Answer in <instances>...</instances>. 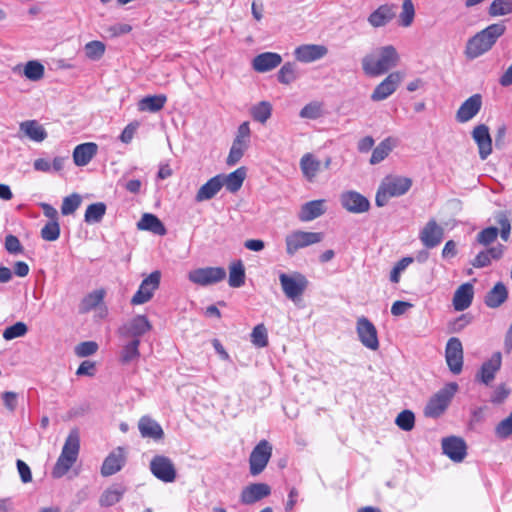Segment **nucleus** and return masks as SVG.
Here are the masks:
<instances>
[{"instance_id": "f257e3e1", "label": "nucleus", "mask_w": 512, "mask_h": 512, "mask_svg": "<svg viewBox=\"0 0 512 512\" xmlns=\"http://www.w3.org/2000/svg\"><path fill=\"white\" fill-rule=\"evenodd\" d=\"M506 25L503 22L493 23L477 32L467 40L464 54L467 59L474 60L489 52L497 40L504 35Z\"/></svg>"}, {"instance_id": "f03ea898", "label": "nucleus", "mask_w": 512, "mask_h": 512, "mask_svg": "<svg viewBox=\"0 0 512 512\" xmlns=\"http://www.w3.org/2000/svg\"><path fill=\"white\" fill-rule=\"evenodd\" d=\"M399 59L400 57L395 47L387 45L379 48L376 54L364 56L361 64L366 75L378 77L396 67L399 63Z\"/></svg>"}, {"instance_id": "7ed1b4c3", "label": "nucleus", "mask_w": 512, "mask_h": 512, "mask_svg": "<svg viewBox=\"0 0 512 512\" xmlns=\"http://www.w3.org/2000/svg\"><path fill=\"white\" fill-rule=\"evenodd\" d=\"M80 450V436L77 429L68 434L63 445L61 454L53 468L52 475L55 478L64 476L73 466L78 458Z\"/></svg>"}, {"instance_id": "20e7f679", "label": "nucleus", "mask_w": 512, "mask_h": 512, "mask_svg": "<svg viewBox=\"0 0 512 512\" xmlns=\"http://www.w3.org/2000/svg\"><path fill=\"white\" fill-rule=\"evenodd\" d=\"M412 180L403 176H387L380 184L375 202L378 207L385 206L392 197H399L409 191Z\"/></svg>"}, {"instance_id": "39448f33", "label": "nucleus", "mask_w": 512, "mask_h": 512, "mask_svg": "<svg viewBox=\"0 0 512 512\" xmlns=\"http://www.w3.org/2000/svg\"><path fill=\"white\" fill-rule=\"evenodd\" d=\"M495 220L497 224L500 226V229L490 226L484 228L477 234V242L483 246H488L493 243L498 234L500 233V237L503 241H508L511 232V222L509 219V213L506 211H499L495 214Z\"/></svg>"}, {"instance_id": "423d86ee", "label": "nucleus", "mask_w": 512, "mask_h": 512, "mask_svg": "<svg viewBox=\"0 0 512 512\" xmlns=\"http://www.w3.org/2000/svg\"><path fill=\"white\" fill-rule=\"evenodd\" d=\"M458 390V385L454 382L446 384L428 401L424 413L428 417H439L448 407L451 399Z\"/></svg>"}, {"instance_id": "0eeeda50", "label": "nucleus", "mask_w": 512, "mask_h": 512, "mask_svg": "<svg viewBox=\"0 0 512 512\" xmlns=\"http://www.w3.org/2000/svg\"><path fill=\"white\" fill-rule=\"evenodd\" d=\"M323 238L324 235L321 232L292 231L285 237L286 253L293 256L300 249L320 243Z\"/></svg>"}, {"instance_id": "6e6552de", "label": "nucleus", "mask_w": 512, "mask_h": 512, "mask_svg": "<svg viewBox=\"0 0 512 512\" xmlns=\"http://www.w3.org/2000/svg\"><path fill=\"white\" fill-rule=\"evenodd\" d=\"M279 281L285 296L292 301L301 297L308 285L307 278L298 272L292 275L281 273Z\"/></svg>"}, {"instance_id": "1a4fd4ad", "label": "nucleus", "mask_w": 512, "mask_h": 512, "mask_svg": "<svg viewBox=\"0 0 512 512\" xmlns=\"http://www.w3.org/2000/svg\"><path fill=\"white\" fill-rule=\"evenodd\" d=\"M272 445L267 440H261L252 450L249 457V470L252 476H257L264 471L271 456Z\"/></svg>"}, {"instance_id": "9d476101", "label": "nucleus", "mask_w": 512, "mask_h": 512, "mask_svg": "<svg viewBox=\"0 0 512 512\" xmlns=\"http://www.w3.org/2000/svg\"><path fill=\"white\" fill-rule=\"evenodd\" d=\"M225 278L226 270L222 267L197 268L188 273L190 282L203 287L217 284Z\"/></svg>"}, {"instance_id": "9b49d317", "label": "nucleus", "mask_w": 512, "mask_h": 512, "mask_svg": "<svg viewBox=\"0 0 512 512\" xmlns=\"http://www.w3.org/2000/svg\"><path fill=\"white\" fill-rule=\"evenodd\" d=\"M250 126L249 122H243L237 130L236 138L233 141L229 155L227 157V164L233 166L240 161L244 152L247 150L250 141Z\"/></svg>"}, {"instance_id": "f8f14e48", "label": "nucleus", "mask_w": 512, "mask_h": 512, "mask_svg": "<svg viewBox=\"0 0 512 512\" xmlns=\"http://www.w3.org/2000/svg\"><path fill=\"white\" fill-rule=\"evenodd\" d=\"M161 280V272L156 270L144 278L131 298L132 305H141L150 301L154 292L159 288Z\"/></svg>"}, {"instance_id": "ddd939ff", "label": "nucleus", "mask_w": 512, "mask_h": 512, "mask_svg": "<svg viewBox=\"0 0 512 512\" xmlns=\"http://www.w3.org/2000/svg\"><path fill=\"white\" fill-rule=\"evenodd\" d=\"M356 332L363 346L372 351L379 348L377 329L368 318L361 316L357 319Z\"/></svg>"}, {"instance_id": "4468645a", "label": "nucleus", "mask_w": 512, "mask_h": 512, "mask_svg": "<svg viewBox=\"0 0 512 512\" xmlns=\"http://www.w3.org/2000/svg\"><path fill=\"white\" fill-rule=\"evenodd\" d=\"M150 470L152 474L165 483H171L176 479V469L166 456L156 455L150 462Z\"/></svg>"}, {"instance_id": "2eb2a0df", "label": "nucleus", "mask_w": 512, "mask_h": 512, "mask_svg": "<svg viewBox=\"0 0 512 512\" xmlns=\"http://www.w3.org/2000/svg\"><path fill=\"white\" fill-rule=\"evenodd\" d=\"M404 75L399 72L390 73L381 83H379L371 94V100L378 102L391 96L401 84Z\"/></svg>"}, {"instance_id": "dca6fc26", "label": "nucleus", "mask_w": 512, "mask_h": 512, "mask_svg": "<svg viewBox=\"0 0 512 512\" xmlns=\"http://www.w3.org/2000/svg\"><path fill=\"white\" fill-rule=\"evenodd\" d=\"M445 359L453 374L461 373L463 367V347L458 338L452 337L448 340L445 349Z\"/></svg>"}, {"instance_id": "f3484780", "label": "nucleus", "mask_w": 512, "mask_h": 512, "mask_svg": "<svg viewBox=\"0 0 512 512\" xmlns=\"http://www.w3.org/2000/svg\"><path fill=\"white\" fill-rule=\"evenodd\" d=\"M152 328L150 321L144 315H137L118 329V334L124 338L139 339Z\"/></svg>"}, {"instance_id": "a211bd4d", "label": "nucleus", "mask_w": 512, "mask_h": 512, "mask_svg": "<svg viewBox=\"0 0 512 512\" xmlns=\"http://www.w3.org/2000/svg\"><path fill=\"white\" fill-rule=\"evenodd\" d=\"M328 48L321 44H302L295 48L294 57L301 63H311L324 58Z\"/></svg>"}, {"instance_id": "6ab92c4d", "label": "nucleus", "mask_w": 512, "mask_h": 512, "mask_svg": "<svg viewBox=\"0 0 512 512\" xmlns=\"http://www.w3.org/2000/svg\"><path fill=\"white\" fill-rule=\"evenodd\" d=\"M444 237V229L436 222L430 219L419 233V239L423 246L428 249L438 246Z\"/></svg>"}, {"instance_id": "aec40b11", "label": "nucleus", "mask_w": 512, "mask_h": 512, "mask_svg": "<svg viewBox=\"0 0 512 512\" xmlns=\"http://www.w3.org/2000/svg\"><path fill=\"white\" fill-rule=\"evenodd\" d=\"M341 205L351 213H364L370 208L369 200L356 191H346L340 196Z\"/></svg>"}, {"instance_id": "412c9836", "label": "nucleus", "mask_w": 512, "mask_h": 512, "mask_svg": "<svg viewBox=\"0 0 512 512\" xmlns=\"http://www.w3.org/2000/svg\"><path fill=\"white\" fill-rule=\"evenodd\" d=\"M443 453L454 462H462L467 454L465 441L456 436L442 439Z\"/></svg>"}, {"instance_id": "4be33fe9", "label": "nucleus", "mask_w": 512, "mask_h": 512, "mask_svg": "<svg viewBox=\"0 0 512 512\" xmlns=\"http://www.w3.org/2000/svg\"><path fill=\"white\" fill-rule=\"evenodd\" d=\"M482 107V97L474 94L466 99L456 112V120L459 123H466L474 118Z\"/></svg>"}, {"instance_id": "5701e85b", "label": "nucleus", "mask_w": 512, "mask_h": 512, "mask_svg": "<svg viewBox=\"0 0 512 512\" xmlns=\"http://www.w3.org/2000/svg\"><path fill=\"white\" fill-rule=\"evenodd\" d=\"M472 138L478 146L480 158L482 160L487 159L492 153V139L488 126L480 124L474 127L472 131Z\"/></svg>"}, {"instance_id": "b1692460", "label": "nucleus", "mask_w": 512, "mask_h": 512, "mask_svg": "<svg viewBox=\"0 0 512 512\" xmlns=\"http://www.w3.org/2000/svg\"><path fill=\"white\" fill-rule=\"evenodd\" d=\"M501 364V353H493L492 356L482 364L476 378L483 384L489 385L494 380L496 373L500 370Z\"/></svg>"}, {"instance_id": "393cba45", "label": "nucleus", "mask_w": 512, "mask_h": 512, "mask_svg": "<svg viewBox=\"0 0 512 512\" xmlns=\"http://www.w3.org/2000/svg\"><path fill=\"white\" fill-rule=\"evenodd\" d=\"M47 136V131L37 120H25L19 124L20 138L25 137L33 142L41 143Z\"/></svg>"}, {"instance_id": "a878e982", "label": "nucleus", "mask_w": 512, "mask_h": 512, "mask_svg": "<svg viewBox=\"0 0 512 512\" xmlns=\"http://www.w3.org/2000/svg\"><path fill=\"white\" fill-rule=\"evenodd\" d=\"M125 461L126 456L124 448L117 447L103 461L101 474L105 477L114 475L122 469Z\"/></svg>"}, {"instance_id": "bb28decb", "label": "nucleus", "mask_w": 512, "mask_h": 512, "mask_svg": "<svg viewBox=\"0 0 512 512\" xmlns=\"http://www.w3.org/2000/svg\"><path fill=\"white\" fill-rule=\"evenodd\" d=\"M270 493L271 488L268 484L254 483L242 490L240 500L243 504L250 505L269 496Z\"/></svg>"}, {"instance_id": "cd10ccee", "label": "nucleus", "mask_w": 512, "mask_h": 512, "mask_svg": "<svg viewBox=\"0 0 512 512\" xmlns=\"http://www.w3.org/2000/svg\"><path fill=\"white\" fill-rule=\"evenodd\" d=\"M396 15V5L383 4L374 10L368 17V23L379 28L389 23Z\"/></svg>"}, {"instance_id": "c85d7f7f", "label": "nucleus", "mask_w": 512, "mask_h": 512, "mask_svg": "<svg viewBox=\"0 0 512 512\" xmlns=\"http://www.w3.org/2000/svg\"><path fill=\"white\" fill-rule=\"evenodd\" d=\"M281 62L282 57L280 54L275 52H264L254 57L252 66L255 71L264 73L278 67Z\"/></svg>"}, {"instance_id": "c756f323", "label": "nucleus", "mask_w": 512, "mask_h": 512, "mask_svg": "<svg viewBox=\"0 0 512 512\" xmlns=\"http://www.w3.org/2000/svg\"><path fill=\"white\" fill-rule=\"evenodd\" d=\"M97 152L98 145L94 142L79 144L73 150V161L76 166H86L96 156Z\"/></svg>"}, {"instance_id": "7c9ffc66", "label": "nucleus", "mask_w": 512, "mask_h": 512, "mask_svg": "<svg viewBox=\"0 0 512 512\" xmlns=\"http://www.w3.org/2000/svg\"><path fill=\"white\" fill-rule=\"evenodd\" d=\"M326 201L324 199L312 200L301 206L298 218L302 222L312 221L326 212Z\"/></svg>"}, {"instance_id": "2f4dec72", "label": "nucleus", "mask_w": 512, "mask_h": 512, "mask_svg": "<svg viewBox=\"0 0 512 512\" xmlns=\"http://www.w3.org/2000/svg\"><path fill=\"white\" fill-rule=\"evenodd\" d=\"M138 429L143 438H151L153 440H161L164 431L160 424L149 416H143L138 422Z\"/></svg>"}, {"instance_id": "473e14b6", "label": "nucleus", "mask_w": 512, "mask_h": 512, "mask_svg": "<svg viewBox=\"0 0 512 512\" xmlns=\"http://www.w3.org/2000/svg\"><path fill=\"white\" fill-rule=\"evenodd\" d=\"M299 164L304 178L309 182H313L322 169L320 160L311 153L304 154Z\"/></svg>"}, {"instance_id": "72a5a7b5", "label": "nucleus", "mask_w": 512, "mask_h": 512, "mask_svg": "<svg viewBox=\"0 0 512 512\" xmlns=\"http://www.w3.org/2000/svg\"><path fill=\"white\" fill-rule=\"evenodd\" d=\"M222 187L221 174L212 177L198 189L195 195V201L203 202L212 199Z\"/></svg>"}, {"instance_id": "f704fd0d", "label": "nucleus", "mask_w": 512, "mask_h": 512, "mask_svg": "<svg viewBox=\"0 0 512 512\" xmlns=\"http://www.w3.org/2000/svg\"><path fill=\"white\" fill-rule=\"evenodd\" d=\"M473 286L470 283L462 284L455 292L453 297V306L457 311L467 309L473 300Z\"/></svg>"}, {"instance_id": "c9c22d12", "label": "nucleus", "mask_w": 512, "mask_h": 512, "mask_svg": "<svg viewBox=\"0 0 512 512\" xmlns=\"http://www.w3.org/2000/svg\"><path fill=\"white\" fill-rule=\"evenodd\" d=\"M137 228L142 231H150L159 236H164L167 233V230L160 219L150 213L143 214L137 223Z\"/></svg>"}, {"instance_id": "e433bc0d", "label": "nucleus", "mask_w": 512, "mask_h": 512, "mask_svg": "<svg viewBox=\"0 0 512 512\" xmlns=\"http://www.w3.org/2000/svg\"><path fill=\"white\" fill-rule=\"evenodd\" d=\"M508 298V291L502 282H498L487 293L485 297V304L489 308H497L502 305Z\"/></svg>"}, {"instance_id": "4c0bfd02", "label": "nucleus", "mask_w": 512, "mask_h": 512, "mask_svg": "<svg viewBox=\"0 0 512 512\" xmlns=\"http://www.w3.org/2000/svg\"><path fill=\"white\" fill-rule=\"evenodd\" d=\"M245 177L246 170L240 167L228 175H221V182L229 192L235 193L241 188Z\"/></svg>"}, {"instance_id": "58836bf2", "label": "nucleus", "mask_w": 512, "mask_h": 512, "mask_svg": "<svg viewBox=\"0 0 512 512\" xmlns=\"http://www.w3.org/2000/svg\"><path fill=\"white\" fill-rule=\"evenodd\" d=\"M167 101L164 94L150 95L142 98L138 103V109L142 112L156 113L160 111Z\"/></svg>"}, {"instance_id": "ea45409f", "label": "nucleus", "mask_w": 512, "mask_h": 512, "mask_svg": "<svg viewBox=\"0 0 512 512\" xmlns=\"http://www.w3.org/2000/svg\"><path fill=\"white\" fill-rule=\"evenodd\" d=\"M126 489L122 485H113L107 488L100 496L99 503L101 506L109 507L118 503Z\"/></svg>"}, {"instance_id": "a19ab883", "label": "nucleus", "mask_w": 512, "mask_h": 512, "mask_svg": "<svg viewBox=\"0 0 512 512\" xmlns=\"http://www.w3.org/2000/svg\"><path fill=\"white\" fill-rule=\"evenodd\" d=\"M104 295L105 291L102 289L95 290L86 295L79 304V312L85 314L98 307L103 302Z\"/></svg>"}, {"instance_id": "79ce46f5", "label": "nucleus", "mask_w": 512, "mask_h": 512, "mask_svg": "<svg viewBox=\"0 0 512 512\" xmlns=\"http://www.w3.org/2000/svg\"><path fill=\"white\" fill-rule=\"evenodd\" d=\"M139 345V339H132L130 342L125 344L120 352V362L122 364H129L138 360L140 357Z\"/></svg>"}, {"instance_id": "37998d69", "label": "nucleus", "mask_w": 512, "mask_h": 512, "mask_svg": "<svg viewBox=\"0 0 512 512\" xmlns=\"http://www.w3.org/2000/svg\"><path fill=\"white\" fill-rule=\"evenodd\" d=\"M250 113L254 121L265 124L272 115V105L268 101H261L251 107Z\"/></svg>"}, {"instance_id": "c03bdc74", "label": "nucleus", "mask_w": 512, "mask_h": 512, "mask_svg": "<svg viewBox=\"0 0 512 512\" xmlns=\"http://www.w3.org/2000/svg\"><path fill=\"white\" fill-rule=\"evenodd\" d=\"M106 213V205L103 202L90 204L84 215V220L88 224H96L102 221Z\"/></svg>"}, {"instance_id": "a18cd8bd", "label": "nucleus", "mask_w": 512, "mask_h": 512, "mask_svg": "<svg viewBox=\"0 0 512 512\" xmlns=\"http://www.w3.org/2000/svg\"><path fill=\"white\" fill-rule=\"evenodd\" d=\"M228 283L233 288H239L245 283V269L241 261L234 262L229 267Z\"/></svg>"}, {"instance_id": "49530a36", "label": "nucleus", "mask_w": 512, "mask_h": 512, "mask_svg": "<svg viewBox=\"0 0 512 512\" xmlns=\"http://www.w3.org/2000/svg\"><path fill=\"white\" fill-rule=\"evenodd\" d=\"M394 143L390 138H387L380 142L373 150L370 163L372 165L382 162L392 151Z\"/></svg>"}, {"instance_id": "de8ad7c7", "label": "nucleus", "mask_w": 512, "mask_h": 512, "mask_svg": "<svg viewBox=\"0 0 512 512\" xmlns=\"http://www.w3.org/2000/svg\"><path fill=\"white\" fill-rule=\"evenodd\" d=\"M415 18V7L412 0H404L399 14L398 23L402 27H410Z\"/></svg>"}, {"instance_id": "09e8293b", "label": "nucleus", "mask_w": 512, "mask_h": 512, "mask_svg": "<svg viewBox=\"0 0 512 512\" xmlns=\"http://www.w3.org/2000/svg\"><path fill=\"white\" fill-rule=\"evenodd\" d=\"M105 50V44L98 40L90 41L84 46L86 57L92 61L100 60L103 57Z\"/></svg>"}, {"instance_id": "8fccbe9b", "label": "nucleus", "mask_w": 512, "mask_h": 512, "mask_svg": "<svg viewBox=\"0 0 512 512\" xmlns=\"http://www.w3.org/2000/svg\"><path fill=\"white\" fill-rule=\"evenodd\" d=\"M488 13L492 17L505 16L512 13V0H493Z\"/></svg>"}, {"instance_id": "3c124183", "label": "nucleus", "mask_w": 512, "mask_h": 512, "mask_svg": "<svg viewBox=\"0 0 512 512\" xmlns=\"http://www.w3.org/2000/svg\"><path fill=\"white\" fill-rule=\"evenodd\" d=\"M298 77L297 67L294 63H285L278 72V81L282 84H291Z\"/></svg>"}, {"instance_id": "603ef678", "label": "nucleus", "mask_w": 512, "mask_h": 512, "mask_svg": "<svg viewBox=\"0 0 512 512\" xmlns=\"http://www.w3.org/2000/svg\"><path fill=\"white\" fill-rule=\"evenodd\" d=\"M323 115V105L318 101L306 104L300 111L299 116L304 119H318Z\"/></svg>"}, {"instance_id": "864d4df0", "label": "nucleus", "mask_w": 512, "mask_h": 512, "mask_svg": "<svg viewBox=\"0 0 512 512\" xmlns=\"http://www.w3.org/2000/svg\"><path fill=\"white\" fill-rule=\"evenodd\" d=\"M28 327L24 322H16L3 331V338L7 341L23 337L27 334Z\"/></svg>"}, {"instance_id": "5fc2aeb1", "label": "nucleus", "mask_w": 512, "mask_h": 512, "mask_svg": "<svg viewBox=\"0 0 512 512\" xmlns=\"http://www.w3.org/2000/svg\"><path fill=\"white\" fill-rule=\"evenodd\" d=\"M24 75L31 81H38L44 76V66L38 61H29L25 65Z\"/></svg>"}, {"instance_id": "6e6d98bb", "label": "nucleus", "mask_w": 512, "mask_h": 512, "mask_svg": "<svg viewBox=\"0 0 512 512\" xmlns=\"http://www.w3.org/2000/svg\"><path fill=\"white\" fill-rule=\"evenodd\" d=\"M395 423L403 431H411L415 425L414 413L410 410H403L396 417Z\"/></svg>"}, {"instance_id": "4d7b16f0", "label": "nucleus", "mask_w": 512, "mask_h": 512, "mask_svg": "<svg viewBox=\"0 0 512 512\" xmlns=\"http://www.w3.org/2000/svg\"><path fill=\"white\" fill-rule=\"evenodd\" d=\"M251 342L259 348H263L268 345L267 329L263 324H258L254 327L251 333Z\"/></svg>"}, {"instance_id": "13d9d810", "label": "nucleus", "mask_w": 512, "mask_h": 512, "mask_svg": "<svg viewBox=\"0 0 512 512\" xmlns=\"http://www.w3.org/2000/svg\"><path fill=\"white\" fill-rule=\"evenodd\" d=\"M60 236V226L58 221H49L41 229V237L46 241H56Z\"/></svg>"}, {"instance_id": "bf43d9fd", "label": "nucleus", "mask_w": 512, "mask_h": 512, "mask_svg": "<svg viewBox=\"0 0 512 512\" xmlns=\"http://www.w3.org/2000/svg\"><path fill=\"white\" fill-rule=\"evenodd\" d=\"M81 204L80 195L74 193L70 196H67L63 199L61 206V213L63 215L73 214Z\"/></svg>"}, {"instance_id": "052dcab7", "label": "nucleus", "mask_w": 512, "mask_h": 512, "mask_svg": "<svg viewBox=\"0 0 512 512\" xmlns=\"http://www.w3.org/2000/svg\"><path fill=\"white\" fill-rule=\"evenodd\" d=\"M413 262L412 257H404L399 260L395 266L393 267L390 273V281L393 283H398L400 280L401 273Z\"/></svg>"}, {"instance_id": "680f3d73", "label": "nucleus", "mask_w": 512, "mask_h": 512, "mask_svg": "<svg viewBox=\"0 0 512 512\" xmlns=\"http://www.w3.org/2000/svg\"><path fill=\"white\" fill-rule=\"evenodd\" d=\"M97 350H98V344L96 342L85 341V342L79 343L75 347V354L78 357H87V356L95 354L97 352Z\"/></svg>"}, {"instance_id": "e2e57ef3", "label": "nucleus", "mask_w": 512, "mask_h": 512, "mask_svg": "<svg viewBox=\"0 0 512 512\" xmlns=\"http://www.w3.org/2000/svg\"><path fill=\"white\" fill-rule=\"evenodd\" d=\"M495 433L501 439H506L512 434V412L496 426Z\"/></svg>"}, {"instance_id": "0e129e2a", "label": "nucleus", "mask_w": 512, "mask_h": 512, "mask_svg": "<svg viewBox=\"0 0 512 512\" xmlns=\"http://www.w3.org/2000/svg\"><path fill=\"white\" fill-rule=\"evenodd\" d=\"M5 248L11 254H17L22 252L23 247L19 239L14 235H8L5 238Z\"/></svg>"}, {"instance_id": "69168bd1", "label": "nucleus", "mask_w": 512, "mask_h": 512, "mask_svg": "<svg viewBox=\"0 0 512 512\" xmlns=\"http://www.w3.org/2000/svg\"><path fill=\"white\" fill-rule=\"evenodd\" d=\"M17 470L23 483L32 481V473L30 467L23 461L18 459L16 462Z\"/></svg>"}, {"instance_id": "338daca9", "label": "nucleus", "mask_w": 512, "mask_h": 512, "mask_svg": "<svg viewBox=\"0 0 512 512\" xmlns=\"http://www.w3.org/2000/svg\"><path fill=\"white\" fill-rule=\"evenodd\" d=\"M509 393L510 390L505 385L501 384L494 390L491 396V401L497 404L501 403L508 397Z\"/></svg>"}, {"instance_id": "774afa93", "label": "nucleus", "mask_w": 512, "mask_h": 512, "mask_svg": "<svg viewBox=\"0 0 512 512\" xmlns=\"http://www.w3.org/2000/svg\"><path fill=\"white\" fill-rule=\"evenodd\" d=\"M131 30L132 27L129 24L117 23L110 26L107 31L111 37H118L129 33Z\"/></svg>"}]
</instances>
